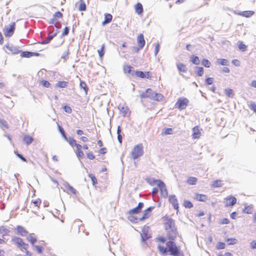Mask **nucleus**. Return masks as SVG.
Masks as SVG:
<instances>
[{
  "label": "nucleus",
  "instance_id": "obj_32",
  "mask_svg": "<svg viewBox=\"0 0 256 256\" xmlns=\"http://www.w3.org/2000/svg\"><path fill=\"white\" fill-rule=\"evenodd\" d=\"M104 48L105 44H104L102 46L101 48L98 50V53L99 56L100 58H102L104 54Z\"/></svg>",
  "mask_w": 256,
  "mask_h": 256
},
{
  "label": "nucleus",
  "instance_id": "obj_50",
  "mask_svg": "<svg viewBox=\"0 0 256 256\" xmlns=\"http://www.w3.org/2000/svg\"><path fill=\"white\" fill-rule=\"evenodd\" d=\"M225 246L226 244L224 242H219L216 246V248L218 250L224 249Z\"/></svg>",
  "mask_w": 256,
  "mask_h": 256
},
{
  "label": "nucleus",
  "instance_id": "obj_35",
  "mask_svg": "<svg viewBox=\"0 0 256 256\" xmlns=\"http://www.w3.org/2000/svg\"><path fill=\"white\" fill-rule=\"evenodd\" d=\"M183 205L186 208H190L193 207L192 204L190 201L188 200H184Z\"/></svg>",
  "mask_w": 256,
  "mask_h": 256
},
{
  "label": "nucleus",
  "instance_id": "obj_20",
  "mask_svg": "<svg viewBox=\"0 0 256 256\" xmlns=\"http://www.w3.org/2000/svg\"><path fill=\"white\" fill-rule=\"evenodd\" d=\"M112 16L111 14H106L104 15V20L102 22V25L110 23L112 20Z\"/></svg>",
  "mask_w": 256,
  "mask_h": 256
},
{
  "label": "nucleus",
  "instance_id": "obj_22",
  "mask_svg": "<svg viewBox=\"0 0 256 256\" xmlns=\"http://www.w3.org/2000/svg\"><path fill=\"white\" fill-rule=\"evenodd\" d=\"M216 64L222 66H228L229 64V62L228 60L224 58H218L216 62Z\"/></svg>",
  "mask_w": 256,
  "mask_h": 256
},
{
  "label": "nucleus",
  "instance_id": "obj_41",
  "mask_svg": "<svg viewBox=\"0 0 256 256\" xmlns=\"http://www.w3.org/2000/svg\"><path fill=\"white\" fill-rule=\"evenodd\" d=\"M202 64L206 68H210L211 64L210 62L208 60L205 58H204L202 61Z\"/></svg>",
  "mask_w": 256,
  "mask_h": 256
},
{
  "label": "nucleus",
  "instance_id": "obj_31",
  "mask_svg": "<svg viewBox=\"0 0 256 256\" xmlns=\"http://www.w3.org/2000/svg\"><path fill=\"white\" fill-rule=\"evenodd\" d=\"M225 94L229 98H233L234 96V92L232 89H226L224 90Z\"/></svg>",
  "mask_w": 256,
  "mask_h": 256
},
{
  "label": "nucleus",
  "instance_id": "obj_54",
  "mask_svg": "<svg viewBox=\"0 0 256 256\" xmlns=\"http://www.w3.org/2000/svg\"><path fill=\"white\" fill-rule=\"evenodd\" d=\"M173 130L172 128H167L164 132V134L166 135L170 134H172Z\"/></svg>",
  "mask_w": 256,
  "mask_h": 256
},
{
  "label": "nucleus",
  "instance_id": "obj_19",
  "mask_svg": "<svg viewBox=\"0 0 256 256\" xmlns=\"http://www.w3.org/2000/svg\"><path fill=\"white\" fill-rule=\"evenodd\" d=\"M6 48L10 51L13 54H17L19 52H21V51L19 50L18 48L14 46H6Z\"/></svg>",
  "mask_w": 256,
  "mask_h": 256
},
{
  "label": "nucleus",
  "instance_id": "obj_2",
  "mask_svg": "<svg viewBox=\"0 0 256 256\" xmlns=\"http://www.w3.org/2000/svg\"><path fill=\"white\" fill-rule=\"evenodd\" d=\"M12 241L16 245L18 248L20 250H26L28 248V245L26 244L22 238L18 236H13L12 238Z\"/></svg>",
  "mask_w": 256,
  "mask_h": 256
},
{
  "label": "nucleus",
  "instance_id": "obj_38",
  "mask_svg": "<svg viewBox=\"0 0 256 256\" xmlns=\"http://www.w3.org/2000/svg\"><path fill=\"white\" fill-rule=\"evenodd\" d=\"M252 208H253L252 205H250V206H246L244 210V212L246 214H251L252 212Z\"/></svg>",
  "mask_w": 256,
  "mask_h": 256
},
{
  "label": "nucleus",
  "instance_id": "obj_53",
  "mask_svg": "<svg viewBox=\"0 0 256 256\" xmlns=\"http://www.w3.org/2000/svg\"><path fill=\"white\" fill-rule=\"evenodd\" d=\"M214 78H208L206 80V83L208 85L212 84L213 83Z\"/></svg>",
  "mask_w": 256,
  "mask_h": 256
},
{
  "label": "nucleus",
  "instance_id": "obj_23",
  "mask_svg": "<svg viewBox=\"0 0 256 256\" xmlns=\"http://www.w3.org/2000/svg\"><path fill=\"white\" fill-rule=\"evenodd\" d=\"M135 10L136 12L138 14H142L143 12V7L142 4L140 2L137 3L135 6Z\"/></svg>",
  "mask_w": 256,
  "mask_h": 256
},
{
  "label": "nucleus",
  "instance_id": "obj_16",
  "mask_svg": "<svg viewBox=\"0 0 256 256\" xmlns=\"http://www.w3.org/2000/svg\"><path fill=\"white\" fill-rule=\"evenodd\" d=\"M201 132L198 126L192 128V137L194 138H198L200 136Z\"/></svg>",
  "mask_w": 256,
  "mask_h": 256
},
{
  "label": "nucleus",
  "instance_id": "obj_58",
  "mask_svg": "<svg viewBox=\"0 0 256 256\" xmlns=\"http://www.w3.org/2000/svg\"><path fill=\"white\" fill-rule=\"evenodd\" d=\"M69 30L70 28L68 27H65L62 34V36H64L68 35L69 33Z\"/></svg>",
  "mask_w": 256,
  "mask_h": 256
},
{
  "label": "nucleus",
  "instance_id": "obj_15",
  "mask_svg": "<svg viewBox=\"0 0 256 256\" xmlns=\"http://www.w3.org/2000/svg\"><path fill=\"white\" fill-rule=\"evenodd\" d=\"M254 14V12L252 10H246L244 12H240L238 13V15L242 16L246 18H250Z\"/></svg>",
  "mask_w": 256,
  "mask_h": 256
},
{
  "label": "nucleus",
  "instance_id": "obj_5",
  "mask_svg": "<svg viewBox=\"0 0 256 256\" xmlns=\"http://www.w3.org/2000/svg\"><path fill=\"white\" fill-rule=\"evenodd\" d=\"M142 238V241L144 242L152 238V234L150 233V228L149 226H144L142 230V232L140 233Z\"/></svg>",
  "mask_w": 256,
  "mask_h": 256
},
{
  "label": "nucleus",
  "instance_id": "obj_61",
  "mask_svg": "<svg viewBox=\"0 0 256 256\" xmlns=\"http://www.w3.org/2000/svg\"><path fill=\"white\" fill-rule=\"evenodd\" d=\"M130 220L134 222H138L140 220V218H138L136 217L132 216L130 217Z\"/></svg>",
  "mask_w": 256,
  "mask_h": 256
},
{
  "label": "nucleus",
  "instance_id": "obj_45",
  "mask_svg": "<svg viewBox=\"0 0 256 256\" xmlns=\"http://www.w3.org/2000/svg\"><path fill=\"white\" fill-rule=\"evenodd\" d=\"M68 142L69 143V144L72 146H74L76 144V140L74 138H72V137H69L68 138Z\"/></svg>",
  "mask_w": 256,
  "mask_h": 256
},
{
  "label": "nucleus",
  "instance_id": "obj_27",
  "mask_svg": "<svg viewBox=\"0 0 256 256\" xmlns=\"http://www.w3.org/2000/svg\"><path fill=\"white\" fill-rule=\"evenodd\" d=\"M80 86L81 89H83L85 92L86 94H88V88L87 87L86 84L84 81L80 80Z\"/></svg>",
  "mask_w": 256,
  "mask_h": 256
},
{
  "label": "nucleus",
  "instance_id": "obj_14",
  "mask_svg": "<svg viewBox=\"0 0 256 256\" xmlns=\"http://www.w3.org/2000/svg\"><path fill=\"white\" fill-rule=\"evenodd\" d=\"M16 230H17L16 234L20 235L21 236H25L28 233V231L20 226H18Z\"/></svg>",
  "mask_w": 256,
  "mask_h": 256
},
{
  "label": "nucleus",
  "instance_id": "obj_28",
  "mask_svg": "<svg viewBox=\"0 0 256 256\" xmlns=\"http://www.w3.org/2000/svg\"><path fill=\"white\" fill-rule=\"evenodd\" d=\"M133 68L130 66H126L124 67V70L125 72H128V74H131L132 76H134V71L132 70Z\"/></svg>",
  "mask_w": 256,
  "mask_h": 256
},
{
  "label": "nucleus",
  "instance_id": "obj_55",
  "mask_svg": "<svg viewBox=\"0 0 256 256\" xmlns=\"http://www.w3.org/2000/svg\"><path fill=\"white\" fill-rule=\"evenodd\" d=\"M159 50H160V44L158 43V44H156V46H155V48H154V56H156Z\"/></svg>",
  "mask_w": 256,
  "mask_h": 256
},
{
  "label": "nucleus",
  "instance_id": "obj_52",
  "mask_svg": "<svg viewBox=\"0 0 256 256\" xmlns=\"http://www.w3.org/2000/svg\"><path fill=\"white\" fill-rule=\"evenodd\" d=\"M5 232L6 234H8L10 232V230L6 228L4 226H0V234L2 232Z\"/></svg>",
  "mask_w": 256,
  "mask_h": 256
},
{
  "label": "nucleus",
  "instance_id": "obj_24",
  "mask_svg": "<svg viewBox=\"0 0 256 256\" xmlns=\"http://www.w3.org/2000/svg\"><path fill=\"white\" fill-rule=\"evenodd\" d=\"M68 82L65 81H59L56 84V87L60 88H66L68 86Z\"/></svg>",
  "mask_w": 256,
  "mask_h": 256
},
{
  "label": "nucleus",
  "instance_id": "obj_49",
  "mask_svg": "<svg viewBox=\"0 0 256 256\" xmlns=\"http://www.w3.org/2000/svg\"><path fill=\"white\" fill-rule=\"evenodd\" d=\"M64 110L65 112H66V113H68V114H70L72 112V108L70 106H67V105L64 106Z\"/></svg>",
  "mask_w": 256,
  "mask_h": 256
},
{
  "label": "nucleus",
  "instance_id": "obj_57",
  "mask_svg": "<svg viewBox=\"0 0 256 256\" xmlns=\"http://www.w3.org/2000/svg\"><path fill=\"white\" fill-rule=\"evenodd\" d=\"M16 155L17 156L20 158L22 161L23 162H26V158L21 154L18 153V152H15Z\"/></svg>",
  "mask_w": 256,
  "mask_h": 256
},
{
  "label": "nucleus",
  "instance_id": "obj_25",
  "mask_svg": "<svg viewBox=\"0 0 256 256\" xmlns=\"http://www.w3.org/2000/svg\"><path fill=\"white\" fill-rule=\"evenodd\" d=\"M152 96H153V97L152 98V99H153V100H156L158 101L162 100V99L164 98L162 94H158L156 92L152 93Z\"/></svg>",
  "mask_w": 256,
  "mask_h": 256
},
{
  "label": "nucleus",
  "instance_id": "obj_56",
  "mask_svg": "<svg viewBox=\"0 0 256 256\" xmlns=\"http://www.w3.org/2000/svg\"><path fill=\"white\" fill-rule=\"evenodd\" d=\"M76 156L78 158H81L84 156V154L82 150H80L76 152Z\"/></svg>",
  "mask_w": 256,
  "mask_h": 256
},
{
  "label": "nucleus",
  "instance_id": "obj_39",
  "mask_svg": "<svg viewBox=\"0 0 256 256\" xmlns=\"http://www.w3.org/2000/svg\"><path fill=\"white\" fill-rule=\"evenodd\" d=\"M196 68L198 70L196 72V74L198 76H202L204 74V68L202 67L196 66Z\"/></svg>",
  "mask_w": 256,
  "mask_h": 256
},
{
  "label": "nucleus",
  "instance_id": "obj_33",
  "mask_svg": "<svg viewBox=\"0 0 256 256\" xmlns=\"http://www.w3.org/2000/svg\"><path fill=\"white\" fill-rule=\"evenodd\" d=\"M152 94H148L146 91L140 94V98L142 99H144L146 98H150L152 99Z\"/></svg>",
  "mask_w": 256,
  "mask_h": 256
},
{
  "label": "nucleus",
  "instance_id": "obj_17",
  "mask_svg": "<svg viewBox=\"0 0 256 256\" xmlns=\"http://www.w3.org/2000/svg\"><path fill=\"white\" fill-rule=\"evenodd\" d=\"M56 33H54L52 34H51L50 33L48 34V36L45 39L42 40V42H40L39 43L42 44H48L51 40L56 36Z\"/></svg>",
  "mask_w": 256,
  "mask_h": 256
},
{
  "label": "nucleus",
  "instance_id": "obj_6",
  "mask_svg": "<svg viewBox=\"0 0 256 256\" xmlns=\"http://www.w3.org/2000/svg\"><path fill=\"white\" fill-rule=\"evenodd\" d=\"M15 23L12 22L9 26H6L4 30V34L6 37H10L12 36L15 30Z\"/></svg>",
  "mask_w": 256,
  "mask_h": 256
},
{
  "label": "nucleus",
  "instance_id": "obj_34",
  "mask_svg": "<svg viewBox=\"0 0 256 256\" xmlns=\"http://www.w3.org/2000/svg\"><path fill=\"white\" fill-rule=\"evenodd\" d=\"M32 52L28 51L21 52L20 56L24 58L32 57Z\"/></svg>",
  "mask_w": 256,
  "mask_h": 256
},
{
  "label": "nucleus",
  "instance_id": "obj_47",
  "mask_svg": "<svg viewBox=\"0 0 256 256\" xmlns=\"http://www.w3.org/2000/svg\"><path fill=\"white\" fill-rule=\"evenodd\" d=\"M238 48L242 52H244L246 50V46L242 43V42H239Z\"/></svg>",
  "mask_w": 256,
  "mask_h": 256
},
{
  "label": "nucleus",
  "instance_id": "obj_43",
  "mask_svg": "<svg viewBox=\"0 0 256 256\" xmlns=\"http://www.w3.org/2000/svg\"><path fill=\"white\" fill-rule=\"evenodd\" d=\"M158 250L163 254H166L168 252V248H165L163 246H158Z\"/></svg>",
  "mask_w": 256,
  "mask_h": 256
},
{
  "label": "nucleus",
  "instance_id": "obj_46",
  "mask_svg": "<svg viewBox=\"0 0 256 256\" xmlns=\"http://www.w3.org/2000/svg\"><path fill=\"white\" fill-rule=\"evenodd\" d=\"M89 177L91 178V180L92 182V184L94 186H95L97 184V180L96 178V176L93 175L92 174H90Z\"/></svg>",
  "mask_w": 256,
  "mask_h": 256
},
{
  "label": "nucleus",
  "instance_id": "obj_48",
  "mask_svg": "<svg viewBox=\"0 0 256 256\" xmlns=\"http://www.w3.org/2000/svg\"><path fill=\"white\" fill-rule=\"evenodd\" d=\"M40 84L44 87H46V88H48L50 84V83L47 81V80H42V81H40Z\"/></svg>",
  "mask_w": 256,
  "mask_h": 256
},
{
  "label": "nucleus",
  "instance_id": "obj_8",
  "mask_svg": "<svg viewBox=\"0 0 256 256\" xmlns=\"http://www.w3.org/2000/svg\"><path fill=\"white\" fill-rule=\"evenodd\" d=\"M236 198L233 196H228L224 198V204L226 206H232L236 203Z\"/></svg>",
  "mask_w": 256,
  "mask_h": 256
},
{
  "label": "nucleus",
  "instance_id": "obj_51",
  "mask_svg": "<svg viewBox=\"0 0 256 256\" xmlns=\"http://www.w3.org/2000/svg\"><path fill=\"white\" fill-rule=\"evenodd\" d=\"M56 20L57 18H61L62 16V14L60 12H56L53 16Z\"/></svg>",
  "mask_w": 256,
  "mask_h": 256
},
{
  "label": "nucleus",
  "instance_id": "obj_26",
  "mask_svg": "<svg viewBox=\"0 0 256 256\" xmlns=\"http://www.w3.org/2000/svg\"><path fill=\"white\" fill-rule=\"evenodd\" d=\"M177 68L180 72H186L187 71V68L186 65L180 63L177 64Z\"/></svg>",
  "mask_w": 256,
  "mask_h": 256
},
{
  "label": "nucleus",
  "instance_id": "obj_30",
  "mask_svg": "<svg viewBox=\"0 0 256 256\" xmlns=\"http://www.w3.org/2000/svg\"><path fill=\"white\" fill-rule=\"evenodd\" d=\"M190 61L194 64H200V60L198 57L194 55L190 57Z\"/></svg>",
  "mask_w": 256,
  "mask_h": 256
},
{
  "label": "nucleus",
  "instance_id": "obj_9",
  "mask_svg": "<svg viewBox=\"0 0 256 256\" xmlns=\"http://www.w3.org/2000/svg\"><path fill=\"white\" fill-rule=\"evenodd\" d=\"M134 75H136L137 77L140 78H150L151 76H150V72H144L142 71H134Z\"/></svg>",
  "mask_w": 256,
  "mask_h": 256
},
{
  "label": "nucleus",
  "instance_id": "obj_59",
  "mask_svg": "<svg viewBox=\"0 0 256 256\" xmlns=\"http://www.w3.org/2000/svg\"><path fill=\"white\" fill-rule=\"evenodd\" d=\"M87 157L90 160H92L95 158L92 152L87 153Z\"/></svg>",
  "mask_w": 256,
  "mask_h": 256
},
{
  "label": "nucleus",
  "instance_id": "obj_12",
  "mask_svg": "<svg viewBox=\"0 0 256 256\" xmlns=\"http://www.w3.org/2000/svg\"><path fill=\"white\" fill-rule=\"evenodd\" d=\"M137 42L140 48H142L145 44V40L143 34H140L137 38Z\"/></svg>",
  "mask_w": 256,
  "mask_h": 256
},
{
  "label": "nucleus",
  "instance_id": "obj_13",
  "mask_svg": "<svg viewBox=\"0 0 256 256\" xmlns=\"http://www.w3.org/2000/svg\"><path fill=\"white\" fill-rule=\"evenodd\" d=\"M118 109L120 110L123 116H126L129 111L128 108L124 104H119Z\"/></svg>",
  "mask_w": 256,
  "mask_h": 256
},
{
  "label": "nucleus",
  "instance_id": "obj_40",
  "mask_svg": "<svg viewBox=\"0 0 256 256\" xmlns=\"http://www.w3.org/2000/svg\"><path fill=\"white\" fill-rule=\"evenodd\" d=\"M150 214L145 210L142 217L140 218V220L142 221L150 218Z\"/></svg>",
  "mask_w": 256,
  "mask_h": 256
},
{
  "label": "nucleus",
  "instance_id": "obj_18",
  "mask_svg": "<svg viewBox=\"0 0 256 256\" xmlns=\"http://www.w3.org/2000/svg\"><path fill=\"white\" fill-rule=\"evenodd\" d=\"M64 188L70 192L74 194H76L77 191L68 182H66L64 184Z\"/></svg>",
  "mask_w": 256,
  "mask_h": 256
},
{
  "label": "nucleus",
  "instance_id": "obj_1",
  "mask_svg": "<svg viewBox=\"0 0 256 256\" xmlns=\"http://www.w3.org/2000/svg\"><path fill=\"white\" fill-rule=\"evenodd\" d=\"M166 228L168 232V236L170 241L166 243L170 254L172 256H180V249L174 242L178 232L175 226L174 220L172 218H168L165 223Z\"/></svg>",
  "mask_w": 256,
  "mask_h": 256
},
{
  "label": "nucleus",
  "instance_id": "obj_3",
  "mask_svg": "<svg viewBox=\"0 0 256 256\" xmlns=\"http://www.w3.org/2000/svg\"><path fill=\"white\" fill-rule=\"evenodd\" d=\"M154 182L156 184L158 187L161 196L164 198H166L168 195V192L165 184L160 180H154Z\"/></svg>",
  "mask_w": 256,
  "mask_h": 256
},
{
  "label": "nucleus",
  "instance_id": "obj_63",
  "mask_svg": "<svg viewBox=\"0 0 256 256\" xmlns=\"http://www.w3.org/2000/svg\"><path fill=\"white\" fill-rule=\"evenodd\" d=\"M32 202L34 204L35 206H38L40 204L41 200L40 199H38L36 200L32 201Z\"/></svg>",
  "mask_w": 256,
  "mask_h": 256
},
{
  "label": "nucleus",
  "instance_id": "obj_42",
  "mask_svg": "<svg viewBox=\"0 0 256 256\" xmlns=\"http://www.w3.org/2000/svg\"><path fill=\"white\" fill-rule=\"evenodd\" d=\"M27 240L32 244L37 240L36 238L32 236V234H30L29 236L27 237Z\"/></svg>",
  "mask_w": 256,
  "mask_h": 256
},
{
  "label": "nucleus",
  "instance_id": "obj_10",
  "mask_svg": "<svg viewBox=\"0 0 256 256\" xmlns=\"http://www.w3.org/2000/svg\"><path fill=\"white\" fill-rule=\"evenodd\" d=\"M144 206V203L142 202H140L138 204V206L130 210L129 211V214H138L140 213L141 212L142 209V208Z\"/></svg>",
  "mask_w": 256,
  "mask_h": 256
},
{
  "label": "nucleus",
  "instance_id": "obj_37",
  "mask_svg": "<svg viewBox=\"0 0 256 256\" xmlns=\"http://www.w3.org/2000/svg\"><path fill=\"white\" fill-rule=\"evenodd\" d=\"M81 2L78 6V10L80 11H84L86 10V4L84 2L83 0H80Z\"/></svg>",
  "mask_w": 256,
  "mask_h": 256
},
{
  "label": "nucleus",
  "instance_id": "obj_21",
  "mask_svg": "<svg viewBox=\"0 0 256 256\" xmlns=\"http://www.w3.org/2000/svg\"><path fill=\"white\" fill-rule=\"evenodd\" d=\"M194 198L200 202H205L206 196L204 194H195Z\"/></svg>",
  "mask_w": 256,
  "mask_h": 256
},
{
  "label": "nucleus",
  "instance_id": "obj_62",
  "mask_svg": "<svg viewBox=\"0 0 256 256\" xmlns=\"http://www.w3.org/2000/svg\"><path fill=\"white\" fill-rule=\"evenodd\" d=\"M36 250L38 252L39 254L42 253V247L40 246H35Z\"/></svg>",
  "mask_w": 256,
  "mask_h": 256
},
{
  "label": "nucleus",
  "instance_id": "obj_11",
  "mask_svg": "<svg viewBox=\"0 0 256 256\" xmlns=\"http://www.w3.org/2000/svg\"><path fill=\"white\" fill-rule=\"evenodd\" d=\"M169 202L172 205L174 208L175 210H178V200L175 195H172L169 197Z\"/></svg>",
  "mask_w": 256,
  "mask_h": 256
},
{
  "label": "nucleus",
  "instance_id": "obj_29",
  "mask_svg": "<svg viewBox=\"0 0 256 256\" xmlns=\"http://www.w3.org/2000/svg\"><path fill=\"white\" fill-rule=\"evenodd\" d=\"M33 138L29 136H25L24 138V141L28 145L30 144L33 141Z\"/></svg>",
  "mask_w": 256,
  "mask_h": 256
},
{
  "label": "nucleus",
  "instance_id": "obj_4",
  "mask_svg": "<svg viewBox=\"0 0 256 256\" xmlns=\"http://www.w3.org/2000/svg\"><path fill=\"white\" fill-rule=\"evenodd\" d=\"M132 158L135 160L142 156L143 146L142 144H138L134 146L131 152Z\"/></svg>",
  "mask_w": 256,
  "mask_h": 256
},
{
  "label": "nucleus",
  "instance_id": "obj_60",
  "mask_svg": "<svg viewBox=\"0 0 256 256\" xmlns=\"http://www.w3.org/2000/svg\"><path fill=\"white\" fill-rule=\"evenodd\" d=\"M230 223V220L227 218H224L222 220L220 224H228Z\"/></svg>",
  "mask_w": 256,
  "mask_h": 256
},
{
  "label": "nucleus",
  "instance_id": "obj_36",
  "mask_svg": "<svg viewBox=\"0 0 256 256\" xmlns=\"http://www.w3.org/2000/svg\"><path fill=\"white\" fill-rule=\"evenodd\" d=\"M197 182V178L194 177H190L188 179L187 182L190 184H194Z\"/></svg>",
  "mask_w": 256,
  "mask_h": 256
},
{
  "label": "nucleus",
  "instance_id": "obj_7",
  "mask_svg": "<svg viewBox=\"0 0 256 256\" xmlns=\"http://www.w3.org/2000/svg\"><path fill=\"white\" fill-rule=\"evenodd\" d=\"M188 100L186 98H180L176 104V108L178 109L182 110L184 109L188 106Z\"/></svg>",
  "mask_w": 256,
  "mask_h": 256
},
{
  "label": "nucleus",
  "instance_id": "obj_64",
  "mask_svg": "<svg viewBox=\"0 0 256 256\" xmlns=\"http://www.w3.org/2000/svg\"><path fill=\"white\" fill-rule=\"evenodd\" d=\"M250 108L256 112V104H250Z\"/></svg>",
  "mask_w": 256,
  "mask_h": 256
},
{
  "label": "nucleus",
  "instance_id": "obj_44",
  "mask_svg": "<svg viewBox=\"0 0 256 256\" xmlns=\"http://www.w3.org/2000/svg\"><path fill=\"white\" fill-rule=\"evenodd\" d=\"M212 186L214 187L218 188L222 186V182L220 180H216L213 182Z\"/></svg>",
  "mask_w": 256,
  "mask_h": 256
}]
</instances>
